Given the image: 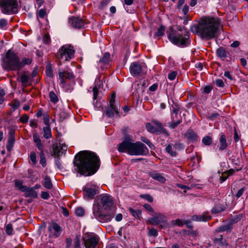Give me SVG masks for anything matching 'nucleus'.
<instances>
[{
  "label": "nucleus",
  "instance_id": "20",
  "mask_svg": "<svg viewBox=\"0 0 248 248\" xmlns=\"http://www.w3.org/2000/svg\"><path fill=\"white\" fill-rule=\"evenodd\" d=\"M132 88L134 89L133 94L135 95L138 99H140L142 96L144 91L143 85L139 83H134L132 85Z\"/></svg>",
  "mask_w": 248,
  "mask_h": 248
},
{
  "label": "nucleus",
  "instance_id": "30",
  "mask_svg": "<svg viewBox=\"0 0 248 248\" xmlns=\"http://www.w3.org/2000/svg\"><path fill=\"white\" fill-rule=\"evenodd\" d=\"M129 212L136 218L140 219L141 217V212L140 210H134L131 207L128 209Z\"/></svg>",
  "mask_w": 248,
  "mask_h": 248
},
{
  "label": "nucleus",
  "instance_id": "22",
  "mask_svg": "<svg viewBox=\"0 0 248 248\" xmlns=\"http://www.w3.org/2000/svg\"><path fill=\"white\" fill-rule=\"evenodd\" d=\"M233 229L232 226L231 225V224H230L229 222L227 224L221 225L218 227H217L215 230V232H230Z\"/></svg>",
  "mask_w": 248,
  "mask_h": 248
},
{
  "label": "nucleus",
  "instance_id": "17",
  "mask_svg": "<svg viewBox=\"0 0 248 248\" xmlns=\"http://www.w3.org/2000/svg\"><path fill=\"white\" fill-rule=\"evenodd\" d=\"M47 229L48 231L50 233V237L51 236L52 230H54V232L53 234V236H54L55 238L59 237L61 235L62 231V227H61L58 224L54 222H52L50 224V225L48 226Z\"/></svg>",
  "mask_w": 248,
  "mask_h": 248
},
{
  "label": "nucleus",
  "instance_id": "46",
  "mask_svg": "<svg viewBox=\"0 0 248 248\" xmlns=\"http://www.w3.org/2000/svg\"><path fill=\"white\" fill-rule=\"evenodd\" d=\"M84 210L81 207H78L75 210V214L77 216L82 217L84 215Z\"/></svg>",
  "mask_w": 248,
  "mask_h": 248
},
{
  "label": "nucleus",
  "instance_id": "43",
  "mask_svg": "<svg viewBox=\"0 0 248 248\" xmlns=\"http://www.w3.org/2000/svg\"><path fill=\"white\" fill-rule=\"evenodd\" d=\"M165 29V28L163 26H160L155 35L158 37L162 36L164 34Z\"/></svg>",
  "mask_w": 248,
  "mask_h": 248
},
{
  "label": "nucleus",
  "instance_id": "49",
  "mask_svg": "<svg viewBox=\"0 0 248 248\" xmlns=\"http://www.w3.org/2000/svg\"><path fill=\"white\" fill-rule=\"evenodd\" d=\"M46 15V10L45 9H41L39 10L37 16L41 18H44Z\"/></svg>",
  "mask_w": 248,
  "mask_h": 248
},
{
  "label": "nucleus",
  "instance_id": "14",
  "mask_svg": "<svg viewBox=\"0 0 248 248\" xmlns=\"http://www.w3.org/2000/svg\"><path fill=\"white\" fill-rule=\"evenodd\" d=\"M145 67V64L143 62H135L131 63L129 71L133 77H138L142 72Z\"/></svg>",
  "mask_w": 248,
  "mask_h": 248
},
{
  "label": "nucleus",
  "instance_id": "56",
  "mask_svg": "<svg viewBox=\"0 0 248 248\" xmlns=\"http://www.w3.org/2000/svg\"><path fill=\"white\" fill-rule=\"evenodd\" d=\"M62 87L64 88L66 92H71L73 90V88L70 87L67 85L66 82H65V85H64L63 84H60Z\"/></svg>",
  "mask_w": 248,
  "mask_h": 248
},
{
  "label": "nucleus",
  "instance_id": "10",
  "mask_svg": "<svg viewBox=\"0 0 248 248\" xmlns=\"http://www.w3.org/2000/svg\"><path fill=\"white\" fill-rule=\"evenodd\" d=\"M86 248H95L99 241V236L93 232H87L82 237Z\"/></svg>",
  "mask_w": 248,
  "mask_h": 248
},
{
  "label": "nucleus",
  "instance_id": "26",
  "mask_svg": "<svg viewBox=\"0 0 248 248\" xmlns=\"http://www.w3.org/2000/svg\"><path fill=\"white\" fill-rule=\"evenodd\" d=\"M216 53L217 56L223 60H224L227 57L228 54V53L222 47H220L217 49Z\"/></svg>",
  "mask_w": 248,
  "mask_h": 248
},
{
  "label": "nucleus",
  "instance_id": "48",
  "mask_svg": "<svg viewBox=\"0 0 248 248\" xmlns=\"http://www.w3.org/2000/svg\"><path fill=\"white\" fill-rule=\"evenodd\" d=\"M31 62V59L29 58H26L24 57L22 58V61H20V63H21L23 65H22V68L26 65V64H30Z\"/></svg>",
  "mask_w": 248,
  "mask_h": 248
},
{
  "label": "nucleus",
  "instance_id": "52",
  "mask_svg": "<svg viewBox=\"0 0 248 248\" xmlns=\"http://www.w3.org/2000/svg\"><path fill=\"white\" fill-rule=\"evenodd\" d=\"M20 102L17 99H14L13 103H12V108H13L15 110L17 109L19 106H20Z\"/></svg>",
  "mask_w": 248,
  "mask_h": 248
},
{
  "label": "nucleus",
  "instance_id": "54",
  "mask_svg": "<svg viewBox=\"0 0 248 248\" xmlns=\"http://www.w3.org/2000/svg\"><path fill=\"white\" fill-rule=\"evenodd\" d=\"M158 234L157 231L155 229H150L148 232V235L156 237Z\"/></svg>",
  "mask_w": 248,
  "mask_h": 248
},
{
  "label": "nucleus",
  "instance_id": "33",
  "mask_svg": "<svg viewBox=\"0 0 248 248\" xmlns=\"http://www.w3.org/2000/svg\"><path fill=\"white\" fill-rule=\"evenodd\" d=\"M46 73L47 77L53 78V70L50 64H47L46 66Z\"/></svg>",
  "mask_w": 248,
  "mask_h": 248
},
{
  "label": "nucleus",
  "instance_id": "51",
  "mask_svg": "<svg viewBox=\"0 0 248 248\" xmlns=\"http://www.w3.org/2000/svg\"><path fill=\"white\" fill-rule=\"evenodd\" d=\"M43 42L45 44H49L51 42L50 37L49 34H46L43 37Z\"/></svg>",
  "mask_w": 248,
  "mask_h": 248
},
{
  "label": "nucleus",
  "instance_id": "47",
  "mask_svg": "<svg viewBox=\"0 0 248 248\" xmlns=\"http://www.w3.org/2000/svg\"><path fill=\"white\" fill-rule=\"evenodd\" d=\"M5 232L8 235H11L13 234V230L12 224L9 223L6 225Z\"/></svg>",
  "mask_w": 248,
  "mask_h": 248
},
{
  "label": "nucleus",
  "instance_id": "61",
  "mask_svg": "<svg viewBox=\"0 0 248 248\" xmlns=\"http://www.w3.org/2000/svg\"><path fill=\"white\" fill-rule=\"evenodd\" d=\"M212 89L213 88L211 86H205L203 88V92L205 93H209L211 92Z\"/></svg>",
  "mask_w": 248,
  "mask_h": 248
},
{
  "label": "nucleus",
  "instance_id": "53",
  "mask_svg": "<svg viewBox=\"0 0 248 248\" xmlns=\"http://www.w3.org/2000/svg\"><path fill=\"white\" fill-rule=\"evenodd\" d=\"M173 224L179 227H182L184 224V221H183L180 219H177L172 221Z\"/></svg>",
  "mask_w": 248,
  "mask_h": 248
},
{
  "label": "nucleus",
  "instance_id": "31",
  "mask_svg": "<svg viewBox=\"0 0 248 248\" xmlns=\"http://www.w3.org/2000/svg\"><path fill=\"white\" fill-rule=\"evenodd\" d=\"M225 210V208L223 206L216 205L213 207L211 211L213 214L219 213Z\"/></svg>",
  "mask_w": 248,
  "mask_h": 248
},
{
  "label": "nucleus",
  "instance_id": "40",
  "mask_svg": "<svg viewBox=\"0 0 248 248\" xmlns=\"http://www.w3.org/2000/svg\"><path fill=\"white\" fill-rule=\"evenodd\" d=\"M165 150L171 156H176L177 155V153L172 150V146L170 144H168L166 146Z\"/></svg>",
  "mask_w": 248,
  "mask_h": 248
},
{
  "label": "nucleus",
  "instance_id": "63",
  "mask_svg": "<svg viewBox=\"0 0 248 248\" xmlns=\"http://www.w3.org/2000/svg\"><path fill=\"white\" fill-rule=\"evenodd\" d=\"M50 195L48 192L43 191L41 192V198L44 200H47L49 198Z\"/></svg>",
  "mask_w": 248,
  "mask_h": 248
},
{
  "label": "nucleus",
  "instance_id": "28",
  "mask_svg": "<svg viewBox=\"0 0 248 248\" xmlns=\"http://www.w3.org/2000/svg\"><path fill=\"white\" fill-rule=\"evenodd\" d=\"M43 137L46 139H48L52 137L51 130L49 126H46L43 128Z\"/></svg>",
  "mask_w": 248,
  "mask_h": 248
},
{
  "label": "nucleus",
  "instance_id": "2",
  "mask_svg": "<svg viewBox=\"0 0 248 248\" xmlns=\"http://www.w3.org/2000/svg\"><path fill=\"white\" fill-rule=\"evenodd\" d=\"M220 24L218 17L205 16L202 18L197 24L191 26L190 31L202 39L209 40L217 36Z\"/></svg>",
  "mask_w": 248,
  "mask_h": 248
},
{
  "label": "nucleus",
  "instance_id": "23",
  "mask_svg": "<svg viewBox=\"0 0 248 248\" xmlns=\"http://www.w3.org/2000/svg\"><path fill=\"white\" fill-rule=\"evenodd\" d=\"M149 176L153 179L161 183H165L166 179L162 176V174L157 173L155 171L149 172Z\"/></svg>",
  "mask_w": 248,
  "mask_h": 248
},
{
  "label": "nucleus",
  "instance_id": "6",
  "mask_svg": "<svg viewBox=\"0 0 248 248\" xmlns=\"http://www.w3.org/2000/svg\"><path fill=\"white\" fill-rule=\"evenodd\" d=\"M22 65H23L20 63L17 55L11 50H9L3 60L2 64L3 68L8 70L19 71L22 68Z\"/></svg>",
  "mask_w": 248,
  "mask_h": 248
},
{
  "label": "nucleus",
  "instance_id": "64",
  "mask_svg": "<svg viewBox=\"0 0 248 248\" xmlns=\"http://www.w3.org/2000/svg\"><path fill=\"white\" fill-rule=\"evenodd\" d=\"M66 246L65 248H70L72 245V239L70 237H68L66 238Z\"/></svg>",
  "mask_w": 248,
  "mask_h": 248
},
{
  "label": "nucleus",
  "instance_id": "4",
  "mask_svg": "<svg viewBox=\"0 0 248 248\" xmlns=\"http://www.w3.org/2000/svg\"><path fill=\"white\" fill-rule=\"evenodd\" d=\"M112 197L109 195H101L100 202L94 203L93 206V214L94 217L102 223L110 221L113 216L110 214H103L101 212V208L105 210L110 208L113 205Z\"/></svg>",
  "mask_w": 248,
  "mask_h": 248
},
{
  "label": "nucleus",
  "instance_id": "13",
  "mask_svg": "<svg viewBox=\"0 0 248 248\" xmlns=\"http://www.w3.org/2000/svg\"><path fill=\"white\" fill-rule=\"evenodd\" d=\"M83 196L88 200H92L94 196L99 193V187L96 185L87 184L83 189Z\"/></svg>",
  "mask_w": 248,
  "mask_h": 248
},
{
  "label": "nucleus",
  "instance_id": "38",
  "mask_svg": "<svg viewBox=\"0 0 248 248\" xmlns=\"http://www.w3.org/2000/svg\"><path fill=\"white\" fill-rule=\"evenodd\" d=\"M170 109L172 112L175 114V117H177L178 113L180 110L179 105L177 103H174L172 105Z\"/></svg>",
  "mask_w": 248,
  "mask_h": 248
},
{
  "label": "nucleus",
  "instance_id": "62",
  "mask_svg": "<svg viewBox=\"0 0 248 248\" xmlns=\"http://www.w3.org/2000/svg\"><path fill=\"white\" fill-rule=\"evenodd\" d=\"M245 189H246L245 187H243L241 188V189H240L235 195L236 198L238 199L239 198L243 195Z\"/></svg>",
  "mask_w": 248,
  "mask_h": 248
},
{
  "label": "nucleus",
  "instance_id": "36",
  "mask_svg": "<svg viewBox=\"0 0 248 248\" xmlns=\"http://www.w3.org/2000/svg\"><path fill=\"white\" fill-rule=\"evenodd\" d=\"M174 117L171 116V119L172 121V122L171 123H170L169 124V127L170 128L173 129L175 128L178 125H179L180 124L182 123V119L178 120V121L176 122H174Z\"/></svg>",
  "mask_w": 248,
  "mask_h": 248
},
{
  "label": "nucleus",
  "instance_id": "5",
  "mask_svg": "<svg viewBox=\"0 0 248 248\" xmlns=\"http://www.w3.org/2000/svg\"><path fill=\"white\" fill-rule=\"evenodd\" d=\"M118 150L122 153L127 152L131 155H147L149 152L148 148L143 143L140 141L133 143L126 139L118 145Z\"/></svg>",
  "mask_w": 248,
  "mask_h": 248
},
{
  "label": "nucleus",
  "instance_id": "32",
  "mask_svg": "<svg viewBox=\"0 0 248 248\" xmlns=\"http://www.w3.org/2000/svg\"><path fill=\"white\" fill-rule=\"evenodd\" d=\"M29 80V77L25 74H22L20 77V81L22 83V85L24 87H26L28 84V81Z\"/></svg>",
  "mask_w": 248,
  "mask_h": 248
},
{
  "label": "nucleus",
  "instance_id": "21",
  "mask_svg": "<svg viewBox=\"0 0 248 248\" xmlns=\"http://www.w3.org/2000/svg\"><path fill=\"white\" fill-rule=\"evenodd\" d=\"M186 139L190 142H193L197 140L198 136L192 129H188L185 134Z\"/></svg>",
  "mask_w": 248,
  "mask_h": 248
},
{
  "label": "nucleus",
  "instance_id": "1",
  "mask_svg": "<svg viewBox=\"0 0 248 248\" xmlns=\"http://www.w3.org/2000/svg\"><path fill=\"white\" fill-rule=\"evenodd\" d=\"M74 164L76 170L81 175L90 176L96 172L100 167V160L93 152L84 151L79 152L75 157Z\"/></svg>",
  "mask_w": 248,
  "mask_h": 248
},
{
  "label": "nucleus",
  "instance_id": "3",
  "mask_svg": "<svg viewBox=\"0 0 248 248\" xmlns=\"http://www.w3.org/2000/svg\"><path fill=\"white\" fill-rule=\"evenodd\" d=\"M167 33L168 39L175 45L184 47L190 45V33L185 27L176 26L173 29L170 27Z\"/></svg>",
  "mask_w": 248,
  "mask_h": 248
},
{
  "label": "nucleus",
  "instance_id": "15",
  "mask_svg": "<svg viewBox=\"0 0 248 248\" xmlns=\"http://www.w3.org/2000/svg\"><path fill=\"white\" fill-rule=\"evenodd\" d=\"M59 77L60 79V84L65 85L66 80L74 79L75 78L73 73L70 70L59 71Z\"/></svg>",
  "mask_w": 248,
  "mask_h": 248
},
{
  "label": "nucleus",
  "instance_id": "12",
  "mask_svg": "<svg viewBox=\"0 0 248 248\" xmlns=\"http://www.w3.org/2000/svg\"><path fill=\"white\" fill-rule=\"evenodd\" d=\"M33 140L35 144L38 149L40 151V163L43 167H45L46 165V159L44 153V146L42 143L40 136L38 133L35 132L33 134Z\"/></svg>",
  "mask_w": 248,
  "mask_h": 248
},
{
  "label": "nucleus",
  "instance_id": "59",
  "mask_svg": "<svg viewBox=\"0 0 248 248\" xmlns=\"http://www.w3.org/2000/svg\"><path fill=\"white\" fill-rule=\"evenodd\" d=\"M29 117L26 114L22 115L20 118V121L22 123H26L28 122L29 120Z\"/></svg>",
  "mask_w": 248,
  "mask_h": 248
},
{
  "label": "nucleus",
  "instance_id": "57",
  "mask_svg": "<svg viewBox=\"0 0 248 248\" xmlns=\"http://www.w3.org/2000/svg\"><path fill=\"white\" fill-rule=\"evenodd\" d=\"M177 72L176 71H172L171 72V73H170L169 75H168V78L170 80H174L175 78H176V76L177 75Z\"/></svg>",
  "mask_w": 248,
  "mask_h": 248
},
{
  "label": "nucleus",
  "instance_id": "41",
  "mask_svg": "<svg viewBox=\"0 0 248 248\" xmlns=\"http://www.w3.org/2000/svg\"><path fill=\"white\" fill-rule=\"evenodd\" d=\"M109 53L108 52L105 53L104 54L103 57L100 59V62H102L104 64H107L109 62Z\"/></svg>",
  "mask_w": 248,
  "mask_h": 248
},
{
  "label": "nucleus",
  "instance_id": "58",
  "mask_svg": "<svg viewBox=\"0 0 248 248\" xmlns=\"http://www.w3.org/2000/svg\"><path fill=\"white\" fill-rule=\"evenodd\" d=\"M8 24L7 20L5 19L2 18L0 19V28L3 29L6 27Z\"/></svg>",
  "mask_w": 248,
  "mask_h": 248
},
{
  "label": "nucleus",
  "instance_id": "34",
  "mask_svg": "<svg viewBox=\"0 0 248 248\" xmlns=\"http://www.w3.org/2000/svg\"><path fill=\"white\" fill-rule=\"evenodd\" d=\"M44 186L48 189L52 188V184L49 177L46 176L45 178Z\"/></svg>",
  "mask_w": 248,
  "mask_h": 248
},
{
  "label": "nucleus",
  "instance_id": "37",
  "mask_svg": "<svg viewBox=\"0 0 248 248\" xmlns=\"http://www.w3.org/2000/svg\"><path fill=\"white\" fill-rule=\"evenodd\" d=\"M49 98L50 101L54 104L57 103L59 101L57 95L53 91H51L49 93Z\"/></svg>",
  "mask_w": 248,
  "mask_h": 248
},
{
  "label": "nucleus",
  "instance_id": "27",
  "mask_svg": "<svg viewBox=\"0 0 248 248\" xmlns=\"http://www.w3.org/2000/svg\"><path fill=\"white\" fill-rule=\"evenodd\" d=\"M242 217L243 215L242 214H239L238 215L232 217L229 220V223L231 224V225L233 226L234 224L237 223L242 219Z\"/></svg>",
  "mask_w": 248,
  "mask_h": 248
},
{
  "label": "nucleus",
  "instance_id": "7",
  "mask_svg": "<svg viewBox=\"0 0 248 248\" xmlns=\"http://www.w3.org/2000/svg\"><path fill=\"white\" fill-rule=\"evenodd\" d=\"M0 8L1 12L6 15H12L18 12L17 0H0Z\"/></svg>",
  "mask_w": 248,
  "mask_h": 248
},
{
  "label": "nucleus",
  "instance_id": "60",
  "mask_svg": "<svg viewBox=\"0 0 248 248\" xmlns=\"http://www.w3.org/2000/svg\"><path fill=\"white\" fill-rule=\"evenodd\" d=\"M93 100H95L97 99L98 94V88L96 86H95L93 88Z\"/></svg>",
  "mask_w": 248,
  "mask_h": 248
},
{
  "label": "nucleus",
  "instance_id": "44",
  "mask_svg": "<svg viewBox=\"0 0 248 248\" xmlns=\"http://www.w3.org/2000/svg\"><path fill=\"white\" fill-rule=\"evenodd\" d=\"M140 139L142 142L145 143L147 145H148L151 149H155V146L146 137H141Z\"/></svg>",
  "mask_w": 248,
  "mask_h": 248
},
{
  "label": "nucleus",
  "instance_id": "42",
  "mask_svg": "<svg viewBox=\"0 0 248 248\" xmlns=\"http://www.w3.org/2000/svg\"><path fill=\"white\" fill-rule=\"evenodd\" d=\"M74 248H82L79 236H77L74 239Z\"/></svg>",
  "mask_w": 248,
  "mask_h": 248
},
{
  "label": "nucleus",
  "instance_id": "35",
  "mask_svg": "<svg viewBox=\"0 0 248 248\" xmlns=\"http://www.w3.org/2000/svg\"><path fill=\"white\" fill-rule=\"evenodd\" d=\"M146 128L149 132L152 133H155L158 131L157 128H155L150 123H148L146 124Z\"/></svg>",
  "mask_w": 248,
  "mask_h": 248
},
{
  "label": "nucleus",
  "instance_id": "29",
  "mask_svg": "<svg viewBox=\"0 0 248 248\" xmlns=\"http://www.w3.org/2000/svg\"><path fill=\"white\" fill-rule=\"evenodd\" d=\"M15 185L18 190L22 192L26 190L25 188L27 186L23 185V181L22 180H16L15 181Z\"/></svg>",
  "mask_w": 248,
  "mask_h": 248
},
{
  "label": "nucleus",
  "instance_id": "11",
  "mask_svg": "<svg viewBox=\"0 0 248 248\" xmlns=\"http://www.w3.org/2000/svg\"><path fill=\"white\" fill-rule=\"evenodd\" d=\"M149 221L153 225L159 224L161 228H167L169 226L166 216L161 213L155 214L154 217L149 219Z\"/></svg>",
  "mask_w": 248,
  "mask_h": 248
},
{
  "label": "nucleus",
  "instance_id": "55",
  "mask_svg": "<svg viewBox=\"0 0 248 248\" xmlns=\"http://www.w3.org/2000/svg\"><path fill=\"white\" fill-rule=\"evenodd\" d=\"M30 159L33 164L36 163V155L34 152H32L31 153Z\"/></svg>",
  "mask_w": 248,
  "mask_h": 248
},
{
  "label": "nucleus",
  "instance_id": "16",
  "mask_svg": "<svg viewBox=\"0 0 248 248\" xmlns=\"http://www.w3.org/2000/svg\"><path fill=\"white\" fill-rule=\"evenodd\" d=\"M53 149V155L59 157L62 154L65 153L67 150V146L63 143L61 144L59 143L54 144L52 146Z\"/></svg>",
  "mask_w": 248,
  "mask_h": 248
},
{
  "label": "nucleus",
  "instance_id": "18",
  "mask_svg": "<svg viewBox=\"0 0 248 248\" xmlns=\"http://www.w3.org/2000/svg\"><path fill=\"white\" fill-rule=\"evenodd\" d=\"M69 23L76 29L83 28L85 25V22L79 17L72 16L69 19Z\"/></svg>",
  "mask_w": 248,
  "mask_h": 248
},
{
  "label": "nucleus",
  "instance_id": "45",
  "mask_svg": "<svg viewBox=\"0 0 248 248\" xmlns=\"http://www.w3.org/2000/svg\"><path fill=\"white\" fill-rule=\"evenodd\" d=\"M110 0H102L98 6V8L100 10H103L104 9L110 2Z\"/></svg>",
  "mask_w": 248,
  "mask_h": 248
},
{
  "label": "nucleus",
  "instance_id": "19",
  "mask_svg": "<svg viewBox=\"0 0 248 248\" xmlns=\"http://www.w3.org/2000/svg\"><path fill=\"white\" fill-rule=\"evenodd\" d=\"M191 219L194 221L207 222L212 219V216L208 212H205L202 215H193Z\"/></svg>",
  "mask_w": 248,
  "mask_h": 248
},
{
  "label": "nucleus",
  "instance_id": "25",
  "mask_svg": "<svg viewBox=\"0 0 248 248\" xmlns=\"http://www.w3.org/2000/svg\"><path fill=\"white\" fill-rule=\"evenodd\" d=\"M219 149L220 151H222L226 149L228 146V143L226 141V136L225 134H222L219 139Z\"/></svg>",
  "mask_w": 248,
  "mask_h": 248
},
{
  "label": "nucleus",
  "instance_id": "9",
  "mask_svg": "<svg viewBox=\"0 0 248 248\" xmlns=\"http://www.w3.org/2000/svg\"><path fill=\"white\" fill-rule=\"evenodd\" d=\"M115 93H113L109 100V106L106 108L104 112L106 116L108 118L113 117L115 113L120 116L119 110L120 108V104L119 102H115Z\"/></svg>",
  "mask_w": 248,
  "mask_h": 248
},
{
  "label": "nucleus",
  "instance_id": "8",
  "mask_svg": "<svg viewBox=\"0 0 248 248\" xmlns=\"http://www.w3.org/2000/svg\"><path fill=\"white\" fill-rule=\"evenodd\" d=\"M75 51L70 45H64L58 50L56 57L60 60L69 61L74 57Z\"/></svg>",
  "mask_w": 248,
  "mask_h": 248
},
{
  "label": "nucleus",
  "instance_id": "50",
  "mask_svg": "<svg viewBox=\"0 0 248 248\" xmlns=\"http://www.w3.org/2000/svg\"><path fill=\"white\" fill-rule=\"evenodd\" d=\"M174 148L178 150H181L184 148L183 144L180 142H176L173 145Z\"/></svg>",
  "mask_w": 248,
  "mask_h": 248
},
{
  "label": "nucleus",
  "instance_id": "39",
  "mask_svg": "<svg viewBox=\"0 0 248 248\" xmlns=\"http://www.w3.org/2000/svg\"><path fill=\"white\" fill-rule=\"evenodd\" d=\"M202 142L206 146L211 145L212 143V139L211 137L206 136L203 138Z\"/></svg>",
  "mask_w": 248,
  "mask_h": 248
},
{
  "label": "nucleus",
  "instance_id": "24",
  "mask_svg": "<svg viewBox=\"0 0 248 248\" xmlns=\"http://www.w3.org/2000/svg\"><path fill=\"white\" fill-rule=\"evenodd\" d=\"M25 189L26 190L24 191L25 192L24 196L25 197H31L33 199L37 198V193L33 189V188L27 186Z\"/></svg>",
  "mask_w": 248,
  "mask_h": 248
}]
</instances>
